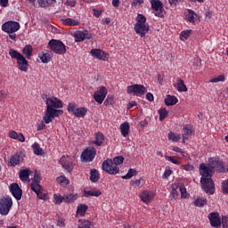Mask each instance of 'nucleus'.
Instances as JSON below:
<instances>
[{
  "instance_id": "nucleus-22",
  "label": "nucleus",
  "mask_w": 228,
  "mask_h": 228,
  "mask_svg": "<svg viewBox=\"0 0 228 228\" xmlns=\"http://www.w3.org/2000/svg\"><path fill=\"white\" fill-rule=\"evenodd\" d=\"M61 165L64 170H67V172H72V170L74 169L72 162L69 161L65 157H62L61 159Z\"/></svg>"
},
{
  "instance_id": "nucleus-5",
  "label": "nucleus",
  "mask_w": 228,
  "mask_h": 228,
  "mask_svg": "<svg viewBox=\"0 0 228 228\" xmlns=\"http://www.w3.org/2000/svg\"><path fill=\"white\" fill-rule=\"evenodd\" d=\"M208 165L213 172H218L219 174L225 172V166H224V162L218 157L210 158Z\"/></svg>"
},
{
  "instance_id": "nucleus-32",
  "label": "nucleus",
  "mask_w": 228,
  "mask_h": 228,
  "mask_svg": "<svg viewBox=\"0 0 228 228\" xmlns=\"http://www.w3.org/2000/svg\"><path fill=\"white\" fill-rule=\"evenodd\" d=\"M31 190H33V191L37 195L40 200H45V199H47V194L42 192V186L34 187Z\"/></svg>"
},
{
  "instance_id": "nucleus-6",
  "label": "nucleus",
  "mask_w": 228,
  "mask_h": 228,
  "mask_svg": "<svg viewBox=\"0 0 228 228\" xmlns=\"http://www.w3.org/2000/svg\"><path fill=\"white\" fill-rule=\"evenodd\" d=\"M102 170L110 174V175H117L120 172V167L113 163V160L107 159L102 162Z\"/></svg>"
},
{
  "instance_id": "nucleus-1",
  "label": "nucleus",
  "mask_w": 228,
  "mask_h": 228,
  "mask_svg": "<svg viewBox=\"0 0 228 228\" xmlns=\"http://www.w3.org/2000/svg\"><path fill=\"white\" fill-rule=\"evenodd\" d=\"M46 110L45 111V116L43 120L46 124H51L56 117L63 115V110H58L63 108V102L56 97L46 98L45 100Z\"/></svg>"
},
{
  "instance_id": "nucleus-14",
  "label": "nucleus",
  "mask_w": 228,
  "mask_h": 228,
  "mask_svg": "<svg viewBox=\"0 0 228 228\" xmlns=\"http://www.w3.org/2000/svg\"><path fill=\"white\" fill-rule=\"evenodd\" d=\"M73 37L75 38V42H84V40L92 39V33H89L88 30H78L74 32Z\"/></svg>"
},
{
  "instance_id": "nucleus-62",
  "label": "nucleus",
  "mask_w": 228,
  "mask_h": 228,
  "mask_svg": "<svg viewBox=\"0 0 228 228\" xmlns=\"http://www.w3.org/2000/svg\"><path fill=\"white\" fill-rule=\"evenodd\" d=\"M170 175H172V170L166 169L164 174H163L164 179H167V177H170Z\"/></svg>"
},
{
  "instance_id": "nucleus-38",
  "label": "nucleus",
  "mask_w": 228,
  "mask_h": 228,
  "mask_svg": "<svg viewBox=\"0 0 228 228\" xmlns=\"http://www.w3.org/2000/svg\"><path fill=\"white\" fill-rule=\"evenodd\" d=\"M53 202L55 205L60 206L61 202H65V196H61L60 193L53 194Z\"/></svg>"
},
{
  "instance_id": "nucleus-45",
  "label": "nucleus",
  "mask_w": 228,
  "mask_h": 228,
  "mask_svg": "<svg viewBox=\"0 0 228 228\" xmlns=\"http://www.w3.org/2000/svg\"><path fill=\"white\" fill-rule=\"evenodd\" d=\"M135 20V24H147V18L143 14H138Z\"/></svg>"
},
{
  "instance_id": "nucleus-26",
  "label": "nucleus",
  "mask_w": 228,
  "mask_h": 228,
  "mask_svg": "<svg viewBox=\"0 0 228 228\" xmlns=\"http://www.w3.org/2000/svg\"><path fill=\"white\" fill-rule=\"evenodd\" d=\"M166 106H175L179 102V100L175 96L167 94L164 100Z\"/></svg>"
},
{
  "instance_id": "nucleus-9",
  "label": "nucleus",
  "mask_w": 228,
  "mask_h": 228,
  "mask_svg": "<svg viewBox=\"0 0 228 228\" xmlns=\"http://www.w3.org/2000/svg\"><path fill=\"white\" fill-rule=\"evenodd\" d=\"M20 29V24L17 21L9 20L2 25V31L4 33H17Z\"/></svg>"
},
{
  "instance_id": "nucleus-48",
  "label": "nucleus",
  "mask_w": 228,
  "mask_h": 228,
  "mask_svg": "<svg viewBox=\"0 0 228 228\" xmlns=\"http://www.w3.org/2000/svg\"><path fill=\"white\" fill-rule=\"evenodd\" d=\"M225 81V75H219L209 80V83H220Z\"/></svg>"
},
{
  "instance_id": "nucleus-11",
  "label": "nucleus",
  "mask_w": 228,
  "mask_h": 228,
  "mask_svg": "<svg viewBox=\"0 0 228 228\" xmlns=\"http://www.w3.org/2000/svg\"><path fill=\"white\" fill-rule=\"evenodd\" d=\"M108 95V89L104 86H101L100 89L94 93V99L98 104H102L106 96Z\"/></svg>"
},
{
  "instance_id": "nucleus-54",
  "label": "nucleus",
  "mask_w": 228,
  "mask_h": 228,
  "mask_svg": "<svg viewBox=\"0 0 228 228\" xmlns=\"http://www.w3.org/2000/svg\"><path fill=\"white\" fill-rule=\"evenodd\" d=\"M142 183H143V178H140L138 180H132L130 182L131 186H142Z\"/></svg>"
},
{
  "instance_id": "nucleus-64",
  "label": "nucleus",
  "mask_w": 228,
  "mask_h": 228,
  "mask_svg": "<svg viewBox=\"0 0 228 228\" xmlns=\"http://www.w3.org/2000/svg\"><path fill=\"white\" fill-rule=\"evenodd\" d=\"M146 99L147 101H150V102H152V101H154V95L152 94V93H147Z\"/></svg>"
},
{
  "instance_id": "nucleus-60",
  "label": "nucleus",
  "mask_w": 228,
  "mask_h": 228,
  "mask_svg": "<svg viewBox=\"0 0 228 228\" xmlns=\"http://www.w3.org/2000/svg\"><path fill=\"white\" fill-rule=\"evenodd\" d=\"M37 131H44L45 129V123L44 121H41L39 124L37 125Z\"/></svg>"
},
{
  "instance_id": "nucleus-37",
  "label": "nucleus",
  "mask_w": 228,
  "mask_h": 228,
  "mask_svg": "<svg viewBox=\"0 0 228 228\" xmlns=\"http://www.w3.org/2000/svg\"><path fill=\"white\" fill-rule=\"evenodd\" d=\"M99 171L97 169H91L90 171V181L92 183H97L99 181Z\"/></svg>"
},
{
  "instance_id": "nucleus-44",
  "label": "nucleus",
  "mask_w": 228,
  "mask_h": 228,
  "mask_svg": "<svg viewBox=\"0 0 228 228\" xmlns=\"http://www.w3.org/2000/svg\"><path fill=\"white\" fill-rule=\"evenodd\" d=\"M206 204H208V200L202 198H199L194 201V205L198 208H203Z\"/></svg>"
},
{
  "instance_id": "nucleus-36",
  "label": "nucleus",
  "mask_w": 228,
  "mask_h": 228,
  "mask_svg": "<svg viewBox=\"0 0 228 228\" xmlns=\"http://www.w3.org/2000/svg\"><path fill=\"white\" fill-rule=\"evenodd\" d=\"M76 200H77V194L70 193L68 195H64V202H66V204L76 202Z\"/></svg>"
},
{
  "instance_id": "nucleus-3",
  "label": "nucleus",
  "mask_w": 228,
  "mask_h": 228,
  "mask_svg": "<svg viewBox=\"0 0 228 228\" xmlns=\"http://www.w3.org/2000/svg\"><path fill=\"white\" fill-rule=\"evenodd\" d=\"M9 54L12 60L17 61V67L21 72H26L29 69V62L26 60V57L22 53L17 52V50L10 49Z\"/></svg>"
},
{
  "instance_id": "nucleus-21",
  "label": "nucleus",
  "mask_w": 228,
  "mask_h": 228,
  "mask_svg": "<svg viewBox=\"0 0 228 228\" xmlns=\"http://www.w3.org/2000/svg\"><path fill=\"white\" fill-rule=\"evenodd\" d=\"M191 134H193V129H192L191 126H190V125L183 126V143H184V142H186V140H188V138H190V136H191Z\"/></svg>"
},
{
  "instance_id": "nucleus-20",
  "label": "nucleus",
  "mask_w": 228,
  "mask_h": 228,
  "mask_svg": "<svg viewBox=\"0 0 228 228\" xmlns=\"http://www.w3.org/2000/svg\"><path fill=\"white\" fill-rule=\"evenodd\" d=\"M104 134L101 132H97L94 134V140L92 142L93 145H96V147H102V143H104Z\"/></svg>"
},
{
  "instance_id": "nucleus-43",
  "label": "nucleus",
  "mask_w": 228,
  "mask_h": 228,
  "mask_svg": "<svg viewBox=\"0 0 228 228\" xmlns=\"http://www.w3.org/2000/svg\"><path fill=\"white\" fill-rule=\"evenodd\" d=\"M32 149H33L34 154H36V156H41L43 150H42V148H40V144H38L37 142H35L32 145Z\"/></svg>"
},
{
  "instance_id": "nucleus-59",
  "label": "nucleus",
  "mask_w": 228,
  "mask_h": 228,
  "mask_svg": "<svg viewBox=\"0 0 228 228\" xmlns=\"http://www.w3.org/2000/svg\"><path fill=\"white\" fill-rule=\"evenodd\" d=\"M172 151H174V152H178L183 158L186 156V155H184V151H183V149H181V148H179L177 146L173 147Z\"/></svg>"
},
{
  "instance_id": "nucleus-24",
  "label": "nucleus",
  "mask_w": 228,
  "mask_h": 228,
  "mask_svg": "<svg viewBox=\"0 0 228 228\" xmlns=\"http://www.w3.org/2000/svg\"><path fill=\"white\" fill-rule=\"evenodd\" d=\"M40 181H42V178L40 177V174L37 171H35L34 174V179L32 180V183L30 184V188H40Z\"/></svg>"
},
{
  "instance_id": "nucleus-4",
  "label": "nucleus",
  "mask_w": 228,
  "mask_h": 228,
  "mask_svg": "<svg viewBox=\"0 0 228 228\" xmlns=\"http://www.w3.org/2000/svg\"><path fill=\"white\" fill-rule=\"evenodd\" d=\"M48 47L55 54H65L67 53V46L63 42L58 39H52L48 43Z\"/></svg>"
},
{
  "instance_id": "nucleus-39",
  "label": "nucleus",
  "mask_w": 228,
  "mask_h": 228,
  "mask_svg": "<svg viewBox=\"0 0 228 228\" xmlns=\"http://www.w3.org/2000/svg\"><path fill=\"white\" fill-rule=\"evenodd\" d=\"M37 3L41 8H47V6L56 3V0H37Z\"/></svg>"
},
{
  "instance_id": "nucleus-50",
  "label": "nucleus",
  "mask_w": 228,
  "mask_h": 228,
  "mask_svg": "<svg viewBox=\"0 0 228 228\" xmlns=\"http://www.w3.org/2000/svg\"><path fill=\"white\" fill-rule=\"evenodd\" d=\"M78 228H94V223L90 221H83L79 225Z\"/></svg>"
},
{
  "instance_id": "nucleus-7",
  "label": "nucleus",
  "mask_w": 228,
  "mask_h": 228,
  "mask_svg": "<svg viewBox=\"0 0 228 228\" xmlns=\"http://www.w3.org/2000/svg\"><path fill=\"white\" fill-rule=\"evenodd\" d=\"M126 93L128 95L134 94L136 97H141V95H145L147 94V88L143 85H132L126 87Z\"/></svg>"
},
{
  "instance_id": "nucleus-15",
  "label": "nucleus",
  "mask_w": 228,
  "mask_h": 228,
  "mask_svg": "<svg viewBox=\"0 0 228 228\" xmlns=\"http://www.w3.org/2000/svg\"><path fill=\"white\" fill-rule=\"evenodd\" d=\"M25 155L22 151H17L14 155L10 158L9 167H17L24 161Z\"/></svg>"
},
{
  "instance_id": "nucleus-47",
  "label": "nucleus",
  "mask_w": 228,
  "mask_h": 228,
  "mask_svg": "<svg viewBox=\"0 0 228 228\" xmlns=\"http://www.w3.org/2000/svg\"><path fill=\"white\" fill-rule=\"evenodd\" d=\"M56 181L61 186H67V184H69V179L65 176H59L56 178Z\"/></svg>"
},
{
  "instance_id": "nucleus-61",
  "label": "nucleus",
  "mask_w": 228,
  "mask_h": 228,
  "mask_svg": "<svg viewBox=\"0 0 228 228\" xmlns=\"http://www.w3.org/2000/svg\"><path fill=\"white\" fill-rule=\"evenodd\" d=\"M183 169L186 170L187 172H191V170H193L194 167L192 165L187 164V165L183 166Z\"/></svg>"
},
{
  "instance_id": "nucleus-42",
  "label": "nucleus",
  "mask_w": 228,
  "mask_h": 228,
  "mask_svg": "<svg viewBox=\"0 0 228 228\" xmlns=\"http://www.w3.org/2000/svg\"><path fill=\"white\" fill-rule=\"evenodd\" d=\"M190 35H191V29L183 30L180 34V39L184 42V40H188V38H190Z\"/></svg>"
},
{
  "instance_id": "nucleus-29",
  "label": "nucleus",
  "mask_w": 228,
  "mask_h": 228,
  "mask_svg": "<svg viewBox=\"0 0 228 228\" xmlns=\"http://www.w3.org/2000/svg\"><path fill=\"white\" fill-rule=\"evenodd\" d=\"M102 192L100 190H91V191H84V197L88 199V197H101Z\"/></svg>"
},
{
  "instance_id": "nucleus-16",
  "label": "nucleus",
  "mask_w": 228,
  "mask_h": 228,
  "mask_svg": "<svg viewBox=\"0 0 228 228\" xmlns=\"http://www.w3.org/2000/svg\"><path fill=\"white\" fill-rule=\"evenodd\" d=\"M9 190L12 197H14L16 200H20V199H22V189H20V186H19V183H11L9 186Z\"/></svg>"
},
{
  "instance_id": "nucleus-13",
  "label": "nucleus",
  "mask_w": 228,
  "mask_h": 228,
  "mask_svg": "<svg viewBox=\"0 0 228 228\" xmlns=\"http://www.w3.org/2000/svg\"><path fill=\"white\" fill-rule=\"evenodd\" d=\"M211 227H221L222 226V219L220 218V214L218 212H211L208 216Z\"/></svg>"
},
{
  "instance_id": "nucleus-27",
  "label": "nucleus",
  "mask_w": 228,
  "mask_h": 228,
  "mask_svg": "<svg viewBox=\"0 0 228 228\" xmlns=\"http://www.w3.org/2000/svg\"><path fill=\"white\" fill-rule=\"evenodd\" d=\"M119 129L121 131L122 136H124V138H127V136L129 135V129H131L129 122H124L123 124H121Z\"/></svg>"
},
{
  "instance_id": "nucleus-30",
  "label": "nucleus",
  "mask_w": 228,
  "mask_h": 228,
  "mask_svg": "<svg viewBox=\"0 0 228 228\" xmlns=\"http://www.w3.org/2000/svg\"><path fill=\"white\" fill-rule=\"evenodd\" d=\"M20 179L22 183H29V169L20 171Z\"/></svg>"
},
{
  "instance_id": "nucleus-55",
  "label": "nucleus",
  "mask_w": 228,
  "mask_h": 228,
  "mask_svg": "<svg viewBox=\"0 0 228 228\" xmlns=\"http://www.w3.org/2000/svg\"><path fill=\"white\" fill-rule=\"evenodd\" d=\"M165 159H167V161H170L171 163H173L174 165H179V160L175 159L174 157L172 156H168L166 155Z\"/></svg>"
},
{
  "instance_id": "nucleus-17",
  "label": "nucleus",
  "mask_w": 228,
  "mask_h": 228,
  "mask_svg": "<svg viewBox=\"0 0 228 228\" xmlns=\"http://www.w3.org/2000/svg\"><path fill=\"white\" fill-rule=\"evenodd\" d=\"M151 10H154L156 17H164L163 15V3L159 0H151Z\"/></svg>"
},
{
  "instance_id": "nucleus-56",
  "label": "nucleus",
  "mask_w": 228,
  "mask_h": 228,
  "mask_svg": "<svg viewBox=\"0 0 228 228\" xmlns=\"http://www.w3.org/2000/svg\"><path fill=\"white\" fill-rule=\"evenodd\" d=\"M221 225H223V228H228V217H227V216H222Z\"/></svg>"
},
{
  "instance_id": "nucleus-46",
  "label": "nucleus",
  "mask_w": 228,
  "mask_h": 228,
  "mask_svg": "<svg viewBox=\"0 0 228 228\" xmlns=\"http://www.w3.org/2000/svg\"><path fill=\"white\" fill-rule=\"evenodd\" d=\"M180 192L182 199H190V193L186 191V187L184 185L180 186Z\"/></svg>"
},
{
  "instance_id": "nucleus-58",
  "label": "nucleus",
  "mask_w": 228,
  "mask_h": 228,
  "mask_svg": "<svg viewBox=\"0 0 228 228\" xmlns=\"http://www.w3.org/2000/svg\"><path fill=\"white\" fill-rule=\"evenodd\" d=\"M222 190L224 193L228 195V181H224L222 183Z\"/></svg>"
},
{
  "instance_id": "nucleus-40",
  "label": "nucleus",
  "mask_w": 228,
  "mask_h": 228,
  "mask_svg": "<svg viewBox=\"0 0 228 228\" xmlns=\"http://www.w3.org/2000/svg\"><path fill=\"white\" fill-rule=\"evenodd\" d=\"M168 140H171V142H177L179 140H181V134H175L174 132H169L167 134Z\"/></svg>"
},
{
  "instance_id": "nucleus-35",
  "label": "nucleus",
  "mask_w": 228,
  "mask_h": 228,
  "mask_svg": "<svg viewBox=\"0 0 228 228\" xmlns=\"http://www.w3.org/2000/svg\"><path fill=\"white\" fill-rule=\"evenodd\" d=\"M86 211H88V207L85 204H80L77 206V215H79L80 216H85Z\"/></svg>"
},
{
  "instance_id": "nucleus-49",
  "label": "nucleus",
  "mask_w": 228,
  "mask_h": 228,
  "mask_svg": "<svg viewBox=\"0 0 228 228\" xmlns=\"http://www.w3.org/2000/svg\"><path fill=\"white\" fill-rule=\"evenodd\" d=\"M134 175H136V170L130 168L127 171V174L122 176V179H131Z\"/></svg>"
},
{
  "instance_id": "nucleus-41",
  "label": "nucleus",
  "mask_w": 228,
  "mask_h": 228,
  "mask_svg": "<svg viewBox=\"0 0 228 228\" xmlns=\"http://www.w3.org/2000/svg\"><path fill=\"white\" fill-rule=\"evenodd\" d=\"M177 197H179V192L177 191V186L173 185L169 199L170 200H177Z\"/></svg>"
},
{
  "instance_id": "nucleus-57",
  "label": "nucleus",
  "mask_w": 228,
  "mask_h": 228,
  "mask_svg": "<svg viewBox=\"0 0 228 228\" xmlns=\"http://www.w3.org/2000/svg\"><path fill=\"white\" fill-rule=\"evenodd\" d=\"M93 13H94V16L96 17V19H99V17L102 15V10L94 8L93 9Z\"/></svg>"
},
{
  "instance_id": "nucleus-52",
  "label": "nucleus",
  "mask_w": 228,
  "mask_h": 228,
  "mask_svg": "<svg viewBox=\"0 0 228 228\" xmlns=\"http://www.w3.org/2000/svg\"><path fill=\"white\" fill-rule=\"evenodd\" d=\"M67 110H68V111L69 113H73L75 115L76 111L77 110V104H76V103H69Z\"/></svg>"
},
{
  "instance_id": "nucleus-8",
  "label": "nucleus",
  "mask_w": 228,
  "mask_h": 228,
  "mask_svg": "<svg viewBox=\"0 0 228 228\" xmlns=\"http://www.w3.org/2000/svg\"><path fill=\"white\" fill-rule=\"evenodd\" d=\"M97 156V150L94 147H87L81 153V159L84 163H92Z\"/></svg>"
},
{
  "instance_id": "nucleus-34",
  "label": "nucleus",
  "mask_w": 228,
  "mask_h": 228,
  "mask_svg": "<svg viewBox=\"0 0 228 228\" xmlns=\"http://www.w3.org/2000/svg\"><path fill=\"white\" fill-rule=\"evenodd\" d=\"M86 113H88V109L86 107H80L77 109L74 115L79 118L85 117Z\"/></svg>"
},
{
  "instance_id": "nucleus-18",
  "label": "nucleus",
  "mask_w": 228,
  "mask_h": 228,
  "mask_svg": "<svg viewBox=\"0 0 228 228\" xmlns=\"http://www.w3.org/2000/svg\"><path fill=\"white\" fill-rule=\"evenodd\" d=\"M139 199L144 202V204H151L154 200V192L149 190L142 191L139 194Z\"/></svg>"
},
{
  "instance_id": "nucleus-63",
  "label": "nucleus",
  "mask_w": 228,
  "mask_h": 228,
  "mask_svg": "<svg viewBox=\"0 0 228 228\" xmlns=\"http://www.w3.org/2000/svg\"><path fill=\"white\" fill-rule=\"evenodd\" d=\"M16 140H18V142H26V138L24 137V134H18V136L16 137Z\"/></svg>"
},
{
  "instance_id": "nucleus-31",
  "label": "nucleus",
  "mask_w": 228,
  "mask_h": 228,
  "mask_svg": "<svg viewBox=\"0 0 228 228\" xmlns=\"http://www.w3.org/2000/svg\"><path fill=\"white\" fill-rule=\"evenodd\" d=\"M64 26H70L71 28H74L75 26H79V20H74L72 18H67L62 20Z\"/></svg>"
},
{
  "instance_id": "nucleus-28",
  "label": "nucleus",
  "mask_w": 228,
  "mask_h": 228,
  "mask_svg": "<svg viewBox=\"0 0 228 228\" xmlns=\"http://www.w3.org/2000/svg\"><path fill=\"white\" fill-rule=\"evenodd\" d=\"M22 53L27 60H30L31 56H33V46L30 45H26L22 50Z\"/></svg>"
},
{
  "instance_id": "nucleus-33",
  "label": "nucleus",
  "mask_w": 228,
  "mask_h": 228,
  "mask_svg": "<svg viewBox=\"0 0 228 228\" xmlns=\"http://www.w3.org/2000/svg\"><path fill=\"white\" fill-rule=\"evenodd\" d=\"M187 12H188V13L185 15L187 20L190 21L191 23H194L195 17H199V15H197L195 11H193L191 9H188Z\"/></svg>"
},
{
  "instance_id": "nucleus-12",
  "label": "nucleus",
  "mask_w": 228,
  "mask_h": 228,
  "mask_svg": "<svg viewBox=\"0 0 228 228\" xmlns=\"http://www.w3.org/2000/svg\"><path fill=\"white\" fill-rule=\"evenodd\" d=\"M151 28L149 27V24L147 23H135L134 29L136 33V35H139L141 38H145V35L149 33V29Z\"/></svg>"
},
{
  "instance_id": "nucleus-2",
  "label": "nucleus",
  "mask_w": 228,
  "mask_h": 228,
  "mask_svg": "<svg viewBox=\"0 0 228 228\" xmlns=\"http://www.w3.org/2000/svg\"><path fill=\"white\" fill-rule=\"evenodd\" d=\"M213 172L215 171H213L208 165L204 163L200 165V175H201L200 183L202 190L205 191V193H209L210 195L215 193V182L212 179Z\"/></svg>"
},
{
  "instance_id": "nucleus-23",
  "label": "nucleus",
  "mask_w": 228,
  "mask_h": 228,
  "mask_svg": "<svg viewBox=\"0 0 228 228\" xmlns=\"http://www.w3.org/2000/svg\"><path fill=\"white\" fill-rule=\"evenodd\" d=\"M38 58H40L42 63H49L53 58V54L45 50L38 54Z\"/></svg>"
},
{
  "instance_id": "nucleus-10",
  "label": "nucleus",
  "mask_w": 228,
  "mask_h": 228,
  "mask_svg": "<svg viewBox=\"0 0 228 228\" xmlns=\"http://www.w3.org/2000/svg\"><path fill=\"white\" fill-rule=\"evenodd\" d=\"M13 206V201L12 198L7 197L4 199H0V215L6 216L10 213V209Z\"/></svg>"
},
{
  "instance_id": "nucleus-25",
  "label": "nucleus",
  "mask_w": 228,
  "mask_h": 228,
  "mask_svg": "<svg viewBox=\"0 0 228 228\" xmlns=\"http://www.w3.org/2000/svg\"><path fill=\"white\" fill-rule=\"evenodd\" d=\"M175 88L178 92H188V87H186V85L184 84V80L178 78L176 80V84L174 85Z\"/></svg>"
},
{
  "instance_id": "nucleus-19",
  "label": "nucleus",
  "mask_w": 228,
  "mask_h": 228,
  "mask_svg": "<svg viewBox=\"0 0 228 228\" xmlns=\"http://www.w3.org/2000/svg\"><path fill=\"white\" fill-rule=\"evenodd\" d=\"M91 54L94 58H97V60H102L106 61L110 59V54L101 49H92Z\"/></svg>"
},
{
  "instance_id": "nucleus-51",
  "label": "nucleus",
  "mask_w": 228,
  "mask_h": 228,
  "mask_svg": "<svg viewBox=\"0 0 228 228\" xmlns=\"http://www.w3.org/2000/svg\"><path fill=\"white\" fill-rule=\"evenodd\" d=\"M112 163L116 165V167H118V165H122V163H124V157L122 156L115 157L112 160Z\"/></svg>"
},
{
  "instance_id": "nucleus-53",
  "label": "nucleus",
  "mask_w": 228,
  "mask_h": 228,
  "mask_svg": "<svg viewBox=\"0 0 228 228\" xmlns=\"http://www.w3.org/2000/svg\"><path fill=\"white\" fill-rule=\"evenodd\" d=\"M159 120H163L164 118L168 117V110H167V109H161L159 110Z\"/></svg>"
}]
</instances>
